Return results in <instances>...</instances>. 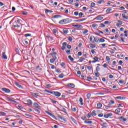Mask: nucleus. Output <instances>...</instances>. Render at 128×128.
<instances>
[{"instance_id": "obj_8", "label": "nucleus", "mask_w": 128, "mask_h": 128, "mask_svg": "<svg viewBox=\"0 0 128 128\" xmlns=\"http://www.w3.org/2000/svg\"><path fill=\"white\" fill-rule=\"evenodd\" d=\"M84 124H89V126H92V121L86 120L84 122Z\"/></svg>"}, {"instance_id": "obj_46", "label": "nucleus", "mask_w": 128, "mask_h": 128, "mask_svg": "<svg viewBox=\"0 0 128 128\" xmlns=\"http://www.w3.org/2000/svg\"><path fill=\"white\" fill-rule=\"evenodd\" d=\"M34 112H36L37 114H40V110H38V109H34Z\"/></svg>"}, {"instance_id": "obj_16", "label": "nucleus", "mask_w": 128, "mask_h": 128, "mask_svg": "<svg viewBox=\"0 0 128 128\" xmlns=\"http://www.w3.org/2000/svg\"><path fill=\"white\" fill-rule=\"evenodd\" d=\"M84 20H86V18L79 19V20H76L75 22H84Z\"/></svg>"}, {"instance_id": "obj_48", "label": "nucleus", "mask_w": 128, "mask_h": 128, "mask_svg": "<svg viewBox=\"0 0 128 128\" xmlns=\"http://www.w3.org/2000/svg\"><path fill=\"white\" fill-rule=\"evenodd\" d=\"M88 30H84L83 32L84 34H88Z\"/></svg>"}, {"instance_id": "obj_10", "label": "nucleus", "mask_w": 128, "mask_h": 128, "mask_svg": "<svg viewBox=\"0 0 128 128\" xmlns=\"http://www.w3.org/2000/svg\"><path fill=\"white\" fill-rule=\"evenodd\" d=\"M90 42H94V36H92L90 37Z\"/></svg>"}, {"instance_id": "obj_17", "label": "nucleus", "mask_w": 128, "mask_h": 128, "mask_svg": "<svg viewBox=\"0 0 128 128\" xmlns=\"http://www.w3.org/2000/svg\"><path fill=\"white\" fill-rule=\"evenodd\" d=\"M122 16L123 18H124V20H128V16H126L124 14H122Z\"/></svg>"}, {"instance_id": "obj_45", "label": "nucleus", "mask_w": 128, "mask_h": 128, "mask_svg": "<svg viewBox=\"0 0 128 128\" xmlns=\"http://www.w3.org/2000/svg\"><path fill=\"white\" fill-rule=\"evenodd\" d=\"M82 16H84V13L80 12L78 14V16H80V18H82Z\"/></svg>"}, {"instance_id": "obj_49", "label": "nucleus", "mask_w": 128, "mask_h": 128, "mask_svg": "<svg viewBox=\"0 0 128 128\" xmlns=\"http://www.w3.org/2000/svg\"><path fill=\"white\" fill-rule=\"evenodd\" d=\"M32 96H36V98H38V93L36 92V93H34L33 94Z\"/></svg>"}, {"instance_id": "obj_62", "label": "nucleus", "mask_w": 128, "mask_h": 128, "mask_svg": "<svg viewBox=\"0 0 128 128\" xmlns=\"http://www.w3.org/2000/svg\"><path fill=\"white\" fill-rule=\"evenodd\" d=\"M124 80H119L120 84H124Z\"/></svg>"}, {"instance_id": "obj_5", "label": "nucleus", "mask_w": 128, "mask_h": 128, "mask_svg": "<svg viewBox=\"0 0 128 128\" xmlns=\"http://www.w3.org/2000/svg\"><path fill=\"white\" fill-rule=\"evenodd\" d=\"M66 42H64L62 44V46L61 48L62 50H66Z\"/></svg>"}, {"instance_id": "obj_4", "label": "nucleus", "mask_w": 128, "mask_h": 128, "mask_svg": "<svg viewBox=\"0 0 128 128\" xmlns=\"http://www.w3.org/2000/svg\"><path fill=\"white\" fill-rule=\"evenodd\" d=\"M112 116V113H108V114H104V118H110V116Z\"/></svg>"}, {"instance_id": "obj_39", "label": "nucleus", "mask_w": 128, "mask_h": 128, "mask_svg": "<svg viewBox=\"0 0 128 128\" xmlns=\"http://www.w3.org/2000/svg\"><path fill=\"white\" fill-rule=\"evenodd\" d=\"M58 78H64V74H61L58 75Z\"/></svg>"}, {"instance_id": "obj_11", "label": "nucleus", "mask_w": 128, "mask_h": 128, "mask_svg": "<svg viewBox=\"0 0 128 128\" xmlns=\"http://www.w3.org/2000/svg\"><path fill=\"white\" fill-rule=\"evenodd\" d=\"M2 58L4 60H8V56L6 55V52H4L2 54Z\"/></svg>"}, {"instance_id": "obj_2", "label": "nucleus", "mask_w": 128, "mask_h": 128, "mask_svg": "<svg viewBox=\"0 0 128 128\" xmlns=\"http://www.w3.org/2000/svg\"><path fill=\"white\" fill-rule=\"evenodd\" d=\"M49 94H53V96H57V98H60V96L62 94L60 92H56V91H50L49 92Z\"/></svg>"}, {"instance_id": "obj_22", "label": "nucleus", "mask_w": 128, "mask_h": 128, "mask_svg": "<svg viewBox=\"0 0 128 128\" xmlns=\"http://www.w3.org/2000/svg\"><path fill=\"white\" fill-rule=\"evenodd\" d=\"M45 12L46 14H48V12H50V14H52V12H53V11L51 10H48V9H46Z\"/></svg>"}, {"instance_id": "obj_28", "label": "nucleus", "mask_w": 128, "mask_h": 128, "mask_svg": "<svg viewBox=\"0 0 128 128\" xmlns=\"http://www.w3.org/2000/svg\"><path fill=\"white\" fill-rule=\"evenodd\" d=\"M90 48H96V44H90Z\"/></svg>"}, {"instance_id": "obj_13", "label": "nucleus", "mask_w": 128, "mask_h": 128, "mask_svg": "<svg viewBox=\"0 0 128 128\" xmlns=\"http://www.w3.org/2000/svg\"><path fill=\"white\" fill-rule=\"evenodd\" d=\"M99 40H100V38L94 37V42H98Z\"/></svg>"}, {"instance_id": "obj_59", "label": "nucleus", "mask_w": 128, "mask_h": 128, "mask_svg": "<svg viewBox=\"0 0 128 128\" xmlns=\"http://www.w3.org/2000/svg\"><path fill=\"white\" fill-rule=\"evenodd\" d=\"M58 30H56V28L53 29V34H56Z\"/></svg>"}, {"instance_id": "obj_42", "label": "nucleus", "mask_w": 128, "mask_h": 128, "mask_svg": "<svg viewBox=\"0 0 128 128\" xmlns=\"http://www.w3.org/2000/svg\"><path fill=\"white\" fill-rule=\"evenodd\" d=\"M92 116H96V111L94 110L92 112Z\"/></svg>"}, {"instance_id": "obj_27", "label": "nucleus", "mask_w": 128, "mask_h": 128, "mask_svg": "<svg viewBox=\"0 0 128 128\" xmlns=\"http://www.w3.org/2000/svg\"><path fill=\"white\" fill-rule=\"evenodd\" d=\"M102 106V104L101 103H98L97 104L98 108H100Z\"/></svg>"}, {"instance_id": "obj_35", "label": "nucleus", "mask_w": 128, "mask_h": 128, "mask_svg": "<svg viewBox=\"0 0 128 128\" xmlns=\"http://www.w3.org/2000/svg\"><path fill=\"white\" fill-rule=\"evenodd\" d=\"M0 116H6V112H0Z\"/></svg>"}, {"instance_id": "obj_31", "label": "nucleus", "mask_w": 128, "mask_h": 128, "mask_svg": "<svg viewBox=\"0 0 128 128\" xmlns=\"http://www.w3.org/2000/svg\"><path fill=\"white\" fill-rule=\"evenodd\" d=\"M46 38H48V40H54V38H52V36H46Z\"/></svg>"}, {"instance_id": "obj_19", "label": "nucleus", "mask_w": 128, "mask_h": 128, "mask_svg": "<svg viewBox=\"0 0 128 128\" xmlns=\"http://www.w3.org/2000/svg\"><path fill=\"white\" fill-rule=\"evenodd\" d=\"M79 101L80 102V105L81 106H84V100H82V98H80Z\"/></svg>"}, {"instance_id": "obj_3", "label": "nucleus", "mask_w": 128, "mask_h": 128, "mask_svg": "<svg viewBox=\"0 0 128 128\" xmlns=\"http://www.w3.org/2000/svg\"><path fill=\"white\" fill-rule=\"evenodd\" d=\"M2 90L4 92H6V94H10V89L6 88H2Z\"/></svg>"}, {"instance_id": "obj_26", "label": "nucleus", "mask_w": 128, "mask_h": 128, "mask_svg": "<svg viewBox=\"0 0 128 128\" xmlns=\"http://www.w3.org/2000/svg\"><path fill=\"white\" fill-rule=\"evenodd\" d=\"M62 18V16H60V15H55L53 16V18Z\"/></svg>"}, {"instance_id": "obj_6", "label": "nucleus", "mask_w": 128, "mask_h": 128, "mask_svg": "<svg viewBox=\"0 0 128 128\" xmlns=\"http://www.w3.org/2000/svg\"><path fill=\"white\" fill-rule=\"evenodd\" d=\"M64 22H65V24H70V22H72V19L66 18V19H64Z\"/></svg>"}, {"instance_id": "obj_50", "label": "nucleus", "mask_w": 128, "mask_h": 128, "mask_svg": "<svg viewBox=\"0 0 128 128\" xmlns=\"http://www.w3.org/2000/svg\"><path fill=\"white\" fill-rule=\"evenodd\" d=\"M104 107L106 110H108L110 108V106H109L104 105Z\"/></svg>"}, {"instance_id": "obj_15", "label": "nucleus", "mask_w": 128, "mask_h": 128, "mask_svg": "<svg viewBox=\"0 0 128 128\" xmlns=\"http://www.w3.org/2000/svg\"><path fill=\"white\" fill-rule=\"evenodd\" d=\"M16 86H18V88H22V85L20 84H18V82H16L15 83Z\"/></svg>"}, {"instance_id": "obj_21", "label": "nucleus", "mask_w": 128, "mask_h": 128, "mask_svg": "<svg viewBox=\"0 0 128 128\" xmlns=\"http://www.w3.org/2000/svg\"><path fill=\"white\" fill-rule=\"evenodd\" d=\"M68 86H70V88H74V84L70 83V84H68Z\"/></svg>"}, {"instance_id": "obj_52", "label": "nucleus", "mask_w": 128, "mask_h": 128, "mask_svg": "<svg viewBox=\"0 0 128 128\" xmlns=\"http://www.w3.org/2000/svg\"><path fill=\"white\" fill-rule=\"evenodd\" d=\"M59 118H60V120H62L66 122V119L62 116H59Z\"/></svg>"}, {"instance_id": "obj_54", "label": "nucleus", "mask_w": 128, "mask_h": 128, "mask_svg": "<svg viewBox=\"0 0 128 128\" xmlns=\"http://www.w3.org/2000/svg\"><path fill=\"white\" fill-rule=\"evenodd\" d=\"M50 62H51V64H54V60L53 58L50 59Z\"/></svg>"}, {"instance_id": "obj_58", "label": "nucleus", "mask_w": 128, "mask_h": 128, "mask_svg": "<svg viewBox=\"0 0 128 128\" xmlns=\"http://www.w3.org/2000/svg\"><path fill=\"white\" fill-rule=\"evenodd\" d=\"M64 12H65V14H68V8H65Z\"/></svg>"}, {"instance_id": "obj_25", "label": "nucleus", "mask_w": 128, "mask_h": 128, "mask_svg": "<svg viewBox=\"0 0 128 128\" xmlns=\"http://www.w3.org/2000/svg\"><path fill=\"white\" fill-rule=\"evenodd\" d=\"M99 59H100V58H98V56H94V58H93V60H94L95 62H98V60H99Z\"/></svg>"}, {"instance_id": "obj_12", "label": "nucleus", "mask_w": 128, "mask_h": 128, "mask_svg": "<svg viewBox=\"0 0 128 128\" xmlns=\"http://www.w3.org/2000/svg\"><path fill=\"white\" fill-rule=\"evenodd\" d=\"M72 26H74V28H82V25H80V24H74V25H72Z\"/></svg>"}, {"instance_id": "obj_55", "label": "nucleus", "mask_w": 128, "mask_h": 128, "mask_svg": "<svg viewBox=\"0 0 128 128\" xmlns=\"http://www.w3.org/2000/svg\"><path fill=\"white\" fill-rule=\"evenodd\" d=\"M22 14L24 15V16H26V14H28V12H22Z\"/></svg>"}, {"instance_id": "obj_43", "label": "nucleus", "mask_w": 128, "mask_h": 128, "mask_svg": "<svg viewBox=\"0 0 128 128\" xmlns=\"http://www.w3.org/2000/svg\"><path fill=\"white\" fill-rule=\"evenodd\" d=\"M27 102H28V104H32V100H27Z\"/></svg>"}, {"instance_id": "obj_41", "label": "nucleus", "mask_w": 128, "mask_h": 128, "mask_svg": "<svg viewBox=\"0 0 128 128\" xmlns=\"http://www.w3.org/2000/svg\"><path fill=\"white\" fill-rule=\"evenodd\" d=\"M66 48H68V50H70L72 48V46L68 44V43H66Z\"/></svg>"}, {"instance_id": "obj_38", "label": "nucleus", "mask_w": 128, "mask_h": 128, "mask_svg": "<svg viewBox=\"0 0 128 128\" xmlns=\"http://www.w3.org/2000/svg\"><path fill=\"white\" fill-rule=\"evenodd\" d=\"M60 66H62V68H66V67H64V66H66V64H64V62H62V63H61Z\"/></svg>"}, {"instance_id": "obj_23", "label": "nucleus", "mask_w": 128, "mask_h": 128, "mask_svg": "<svg viewBox=\"0 0 128 128\" xmlns=\"http://www.w3.org/2000/svg\"><path fill=\"white\" fill-rule=\"evenodd\" d=\"M59 24H65V22H64V19L60 20V21L59 22Z\"/></svg>"}, {"instance_id": "obj_53", "label": "nucleus", "mask_w": 128, "mask_h": 128, "mask_svg": "<svg viewBox=\"0 0 128 128\" xmlns=\"http://www.w3.org/2000/svg\"><path fill=\"white\" fill-rule=\"evenodd\" d=\"M100 70V66H98L96 68V72H99V70Z\"/></svg>"}, {"instance_id": "obj_34", "label": "nucleus", "mask_w": 128, "mask_h": 128, "mask_svg": "<svg viewBox=\"0 0 128 128\" xmlns=\"http://www.w3.org/2000/svg\"><path fill=\"white\" fill-rule=\"evenodd\" d=\"M106 42V40L104 38H100L99 39V42Z\"/></svg>"}, {"instance_id": "obj_56", "label": "nucleus", "mask_w": 128, "mask_h": 128, "mask_svg": "<svg viewBox=\"0 0 128 128\" xmlns=\"http://www.w3.org/2000/svg\"><path fill=\"white\" fill-rule=\"evenodd\" d=\"M87 79L88 80H92V78L90 76H87Z\"/></svg>"}, {"instance_id": "obj_51", "label": "nucleus", "mask_w": 128, "mask_h": 128, "mask_svg": "<svg viewBox=\"0 0 128 128\" xmlns=\"http://www.w3.org/2000/svg\"><path fill=\"white\" fill-rule=\"evenodd\" d=\"M51 102H52V104H56L58 102L52 99L51 100Z\"/></svg>"}, {"instance_id": "obj_61", "label": "nucleus", "mask_w": 128, "mask_h": 128, "mask_svg": "<svg viewBox=\"0 0 128 128\" xmlns=\"http://www.w3.org/2000/svg\"><path fill=\"white\" fill-rule=\"evenodd\" d=\"M74 16H78V12H74Z\"/></svg>"}, {"instance_id": "obj_63", "label": "nucleus", "mask_w": 128, "mask_h": 128, "mask_svg": "<svg viewBox=\"0 0 128 128\" xmlns=\"http://www.w3.org/2000/svg\"><path fill=\"white\" fill-rule=\"evenodd\" d=\"M90 96H91L90 94H87L86 96L88 98H90Z\"/></svg>"}, {"instance_id": "obj_60", "label": "nucleus", "mask_w": 128, "mask_h": 128, "mask_svg": "<svg viewBox=\"0 0 128 128\" xmlns=\"http://www.w3.org/2000/svg\"><path fill=\"white\" fill-rule=\"evenodd\" d=\"M68 40H70V42H72V38L70 36L68 37Z\"/></svg>"}, {"instance_id": "obj_18", "label": "nucleus", "mask_w": 128, "mask_h": 128, "mask_svg": "<svg viewBox=\"0 0 128 128\" xmlns=\"http://www.w3.org/2000/svg\"><path fill=\"white\" fill-rule=\"evenodd\" d=\"M97 4H104V0H99L97 2Z\"/></svg>"}, {"instance_id": "obj_20", "label": "nucleus", "mask_w": 128, "mask_h": 128, "mask_svg": "<svg viewBox=\"0 0 128 128\" xmlns=\"http://www.w3.org/2000/svg\"><path fill=\"white\" fill-rule=\"evenodd\" d=\"M62 31L64 34H68V30L67 28L63 29Z\"/></svg>"}, {"instance_id": "obj_30", "label": "nucleus", "mask_w": 128, "mask_h": 128, "mask_svg": "<svg viewBox=\"0 0 128 128\" xmlns=\"http://www.w3.org/2000/svg\"><path fill=\"white\" fill-rule=\"evenodd\" d=\"M94 74H95L97 78H100V73H98V72L96 71L95 72Z\"/></svg>"}, {"instance_id": "obj_37", "label": "nucleus", "mask_w": 128, "mask_h": 128, "mask_svg": "<svg viewBox=\"0 0 128 128\" xmlns=\"http://www.w3.org/2000/svg\"><path fill=\"white\" fill-rule=\"evenodd\" d=\"M24 36L28 38V36H32V34H24Z\"/></svg>"}, {"instance_id": "obj_32", "label": "nucleus", "mask_w": 128, "mask_h": 128, "mask_svg": "<svg viewBox=\"0 0 128 128\" xmlns=\"http://www.w3.org/2000/svg\"><path fill=\"white\" fill-rule=\"evenodd\" d=\"M112 12V8H109L106 10V12L107 14H110V12Z\"/></svg>"}, {"instance_id": "obj_9", "label": "nucleus", "mask_w": 128, "mask_h": 128, "mask_svg": "<svg viewBox=\"0 0 128 128\" xmlns=\"http://www.w3.org/2000/svg\"><path fill=\"white\" fill-rule=\"evenodd\" d=\"M34 108H40V106L36 102H34Z\"/></svg>"}, {"instance_id": "obj_14", "label": "nucleus", "mask_w": 128, "mask_h": 128, "mask_svg": "<svg viewBox=\"0 0 128 128\" xmlns=\"http://www.w3.org/2000/svg\"><path fill=\"white\" fill-rule=\"evenodd\" d=\"M120 108H118L115 110V114H120Z\"/></svg>"}, {"instance_id": "obj_1", "label": "nucleus", "mask_w": 128, "mask_h": 128, "mask_svg": "<svg viewBox=\"0 0 128 128\" xmlns=\"http://www.w3.org/2000/svg\"><path fill=\"white\" fill-rule=\"evenodd\" d=\"M20 19L17 18L13 24V28H20V26L18 24H20Z\"/></svg>"}, {"instance_id": "obj_47", "label": "nucleus", "mask_w": 128, "mask_h": 128, "mask_svg": "<svg viewBox=\"0 0 128 128\" xmlns=\"http://www.w3.org/2000/svg\"><path fill=\"white\" fill-rule=\"evenodd\" d=\"M46 114H48V116H51L52 114L50 112L48 111H46Z\"/></svg>"}, {"instance_id": "obj_29", "label": "nucleus", "mask_w": 128, "mask_h": 128, "mask_svg": "<svg viewBox=\"0 0 128 128\" xmlns=\"http://www.w3.org/2000/svg\"><path fill=\"white\" fill-rule=\"evenodd\" d=\"M70 118L72 120L73 122L75 123L76 124H77L78 123H76V119L72 118V116L70 117Z\"/></svg>"}, {"instance_id": "obj_57", "label": "nucleus", "mask_w": 128, "mask_h": 128, "mask_svg": "<svg viewBox=\"0 0 128 128\" xmlns=\"http://www.w3.org/2000/svg\"><path fill=\"white\" fill-rule=\"evenodd\" d=\"M106 60H108V61L110 60V56H106Z\"/></svg>"}, {"instance_id": "obj_44", "label": "nucleus", "mask_w": 128, "mask_h": 128, "mask_svg": "<svg viewBox=\"0 0 128 128\" xmlns=\"http://www.w3.org/2000/svg\"><path fill=\"white\" fill-rule=\"evenodd\" d=\"M92 28H98V24H92Z\"/></svg>"}, {"instance_id": "obj_36", "label": "nucleus", "mask_w": 128, "mask_h": 128, "mask_svg": "<svg viewBox=\"0 0 128 128\" xmlns=\"http://www.w3.org/2000/svg\"><path fill=\"white\" fill-rule=\"evenodd\" d=\"M14 98H9V102H16V101L13 100Z\"/></svg>"}, {"instance_id": "obj_7", "label": "nucleus", "mask_w": 128, "mask_h": 128, "mask_svg": "<svg viewBox=\"0 0 128 128\" xmlns=\"http://www.w3.org/2000/svg\"><path fill=\"white\" fill-rule=\"evenodd\" d=\"M104 18V17H102V15H100L96 17V20H102Z\"/></svg>"}, {"instance_id": "obj_24", "label": "nucleus", "mask_w": 128, "mask_h": 128, "mask_svg": "<svg viewBox=\"0 0 128 128\" xmlns=\"http://www.w3.org/2000/svg\"><path fill=\"white\" fill-rule=\"evenodd\" d=\"M115 99L122 100H124V98L122 97L121 96H118L115 97Z\"/></svg>"}, {"instance_id": "obj_64", "label": "nucleus", "mask_w": 128, "mask_h": 128, "mask_svg": "<svg viewBox=\"0 0 128 128\" xmlns=\"http://www.w3.org/2000/svg\"><path fill=\"white\" fill-rule=\"evenodd\" d=\"M94 6H96V3H94V2H92V3H91V6H92V7Z\"/></svg>"}, {"instance_id": "obj_40", "label": "nucleus", "mask_w": 128, "mask_h": 128, "mask_svg": "<svg viewBox=\"0 0 128 128\" xmlns=\"http://www.w3.org/2000/svg\"><path fill=\"white\" fill-rule=\"evenodd\" d=\"M68 58L70 60H71V62H74V58H72L71 56H68Z\"/></svg>"}, {"instance_id": "obj_33", "label": "nucleus", "mask_w": 128, "mask_h": 128, "mask_svg": "<svg viewBox=\"0 0 128 128\" xmlns=\"http://www.w3.org/2000/svg\"><path fill=\"white\" fill-rule=\"evenodd\" d=\"M84 60H86L85 58L80 57L79 59V62H82V61Z\"/></svg>"}]
</instances>
